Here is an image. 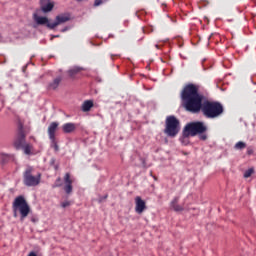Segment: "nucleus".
<instances>
[{
	"instance_id": "nucleus-1",
	"label": "nucleus",
	"mask_w": 256,
	"mask_h": 256,
	"mask_svg": "<svg viewBox=\"0 0 256 256\" xmlns=\"http://www.w3.org/2000/svg\"><path fill=\"white\" fill-rule=\"evenodd\" d=\"M181 99L187 111L198 113L201 109L203 114L214 119L223 113V107L217 102L206 101L202 104L203 96L198 93V87L193 84L185 86L181 92Z\"/></svg>"
},
{
	"instance_id": "nucleus-2",
	"label": "nucleus",
	"mask_w": 256,
	"mask_h": 256,
	"mask_svg": "<svg viewBox=\"0 0 256 256\" xmlns=\"http://www.w3.org/2000/svg\"><path fill=\"white\" fill-rule=\"evenodd\" d=\"M207 131V126L202 122H192L186 125L183 131V139H188L189 137H195L198 134H203Z\"/></svg>"
},
{
	"instance_id": "nucleus-3",
	"label": "nucleus",
	"mask_w": 256,
	"mask_h": 256,
	"mask_svg": "<svg viewBox=\"0 0 256 256\" xmlns=\"http://www.w3.org/2000/svg\"><path fill=\"white\" fill-rule=\"evenodd\" d=\"M13 212H14V217H17V213L19 212L21 215V220H23L25 217L29 215L30 206L22 196H19L16 199H14Z\"/></svg>"
},
{
	"instance_id": "nucleus-4",
	"label": "nucleus",
	"mask_w": 256,
	"mask_h": 256,
	"mask_svg": "<svg viewBox=\"0 0 256 256\" xmlns=\"http://www.w3.org/2000/svg\"><path fill=\"white\" fill-rule=\"evenodd\" d=\"M180 131V122L175 116H168L166 118L165 134L170 138H175Z\"/></svg>"
},
{
	"instance_id": "nucleus-5",
	"label": "nucleus",
	"mask_w": 256,
	"mask_h": 256,
	"mask_svg": "<svg viewBox=\"0 0 256 256\" xmlns=\"http://www.w3.org/2000/svg\"><path fill=\"white\" fill-rule=\"evenodd\" d=\"M33 168L27 167L26 171L24 172V184L28 187H35L39 185L41 180V174H38L37 176L32 175Z\"/></svg>"
},
{
	"instance_id": "nucleus-6",
	"label": "nucleus",
	"mask_w": 256,
	"mask_h": 256,
	"mask_svg": "<svg viewBox=\"0 0 256 256\" xmlns=\"http://www.w3.org/2000/svg\"><path fill=\"white\" fill-rule=\"evenodd\" d=\"M24 143H25V135L23 133V130L20 129V132L16 140H14V147H16L17 149H23L25 155H31L32 146L30 144L24 145Z\"/></svg>"
},
{
	"instance_id": "nucleus-7",
	"label": "nucleus",
	"mask_w": 256,
	"mask_h": 256,
	"mask_svg": "<svg viewBox=\"0 0 256 256\" xmlns=\"http://www.w3.org/2000/svg\"><path fill=\"white\" fill-rule=\"evenodd\" d=\"M70 21V15L68 14H60L56 17V21L52 22V24H48L49 29H54L58 25H62Z\"/></svg>"
},
{
	"instance_id": "nucleus-8",
	"label": "nucleus",
	"mask_w": 256,
	"mask_h": 256,
	"mask_svg": "<svg viewBox=\"0 0 256 256\" xmlns=\"http://www.w3.org/2000/svg\"><path fill=\"white\" fill-rule=\"evenodd\" d=\"M39 12L40 11H37L33 14L34 23H36L37 25H46L47 27H49V25H52V22H50L49 18L39 15Z\"/></svg>"
},
{
	"instance_id": "nucleus-9",
	"label": "nucleus",
	"mask_w": 256,
	"mask_h": 256,
	"mask_svg": "<svg viewBox=\"0 0 256 256\" xmlns=\"http://www.w3.org/2000/svg\"><path fill=\"white\" fill-rule=\"evenodd\" d=\"M41 10L43 13H49L54 8V1L52 0H40Z\"/></svg>"
},
{
	"instance_id": "nucleus-10",
	"label": "nucleus",
	"mask_w": 256,
	"mask_h": 256,
	"mask_svg": "<svg viewBox=\"0 0 256 256\" xmlns=\"http://www.w3.org/2000/svg\"><path fill=\"white\" fill-rule=\"evenodd\" d=\"M64 182H65L64 191L66 192V194L70 195L73 191V187H72L73 179H71V176L69 173L65 174Z\"/></svg>"
},
{
	"instance_id": "nucleus-11",
	"label": "nucleus",
	"mask_w": 256,
	"mask_h": 256,
	"mask_svg": "<svg viewBox=\"0 0 256 256\" xmlns=\"http://www.w3.org/2000/svg\"><path fill=\"white\" fill-rule=\"evenodd\" d=\"M58 126H59V123L52 122L48 127V136H49V139L52 141H54V139H55V133H56Z\"/></svg>"
},
{
	"instance_id": "nucleus-12",
	"label": "nucleus",
	"mask_w": 256,
	"mask_h": 256,
	"mask_svg": "<svg viewBox=\"0 0 256 256\" xmlns=\"http://www.w3.org/2000/svg\"><path fill=\"white\" fill-rule=\"evenodd\" d=\"M135 202H136L135 210L140 215L141 213L144 212L146 208L145 202L139 196L136 197Z\"/></svg>"
},
{
	"instance_id": "nucleus-13",
	"label": "nucleus",
	"mask_w": 256,
	"mask_h": 256,
	"mask_svg": "<svg viewBox=\"0 0 256 256\" xmlns=\"http://www.w3.org/2000/svg\"><path fill=\"white\" fill-rule=\"evenodd\" d=\"M76 124L74 123H66L62 126V130L66 134H70L76 130Z\"/></svg>"
},
{
	"instance_id": "nucleus-14",
	"label": "nucleus",
	"mask_w": 256,
	"mask_h": 256,
	"mask_svg": "<svg viewBox=\"0 0 256 256\" xmlns=\"http://www.w3.org/2000/svg\"><path fill=\"white\" fill-rule=\"evenodd\" d=\"M94 107V102L92 100H86L82 104V111L83 112H89Z\"/></svg>"
},
{
	"instance_id": "nucleus-15",
	"label": "nucleus",
	"mask_w": 256,
	"mask_h": 256,
	"mask_svg": "<svg viewBox=\"0 0 256 256\" xmlns=\"http://www.w3.org/2000/svg\"><path fill=\"white\" fill-rule=\"evenodd\" d=\"M177 203H178V198H174L173 201L171 202V209L175 212L183 211V208Z\"/></svg>"
},
{
	"instance_id": "nucleus-16",
	"label": "nucleus",
	"mask_w": 256,
	"mask_h": 256,
	"mask_svg": "<svg viewBox=\"0 0 256 256\" xmlns=\"http://www.w3.org/2000/svg\"><path fill=\"white\" fill-rule=\"evenodd\" d=\"M60 81H61L60 78L54 79L52 81V83H50L49 88L52 89V90L57 89L58 86H59Z\"/></svg>"
},
{
	"instance_id": "nucleus-17",
	"label": "nucleus",
	"mask_w": 256,
	"mask_h": 256,
	"mask_svg": "<svg viewBox=\"0 0 256 256\" xmlns=\"http://www.w3.org/2000/svg\"><path fill=\"white\" fill-rule=\"evenodd\" d=\"M82 69L79 68V67H73L71 68L68 73H69V76L73 77L74 75H76L78 72H80Z\"/></svg>"
},
{
	"instance_id": "nucleus-18",
	"label": "nucleus",
	"mask_w": 256,
	"mask_h": 256,
	"mask_svg": "<svg viewBox=\"0 0 256 256\" xmlns=\"http://www.w3.org/2000/svg\"><path fill=\"white\" fill-rule=\"evenodd\" d=\"M253 173H254V169L253 168H249L248 170H246L244 172V177L245 178H249V177H251V175H253Z\"/></svg>"
},
{
	"instance_id": "nucleus-19",
	"label": "nucleus",
	"mask_w": 256,
	"mask_h": 256,
	"mask_svg": "<svg viewBox=\"0 0 256 256\" xmlns=\"http://www.w3.org/2000/svg\"><path fill=\"white\" fill-rule=\"evenodd\" d=\"M245 147H247V145H246L245 143H243V142H238V143L236 144V146H234V148H236L237 150H242V149H244Z\"/></svg>"
},
{
	"instance_id": "nucleus-20",
	"label": "nucleus",
	"mask_w": 256,
	"mask_h": 256,
	"mask_svg": "<svg viewBox=\"0 0 256 256\" xmlns=\"http://www.w3.org/2000/svg\"><path fill=\"white\" fill-rule=\"evenodd\" d=\"M50 141H51V147H52L54 150L58 151V150H59V147H58V145H57L56 139L53 138V140H50Z\"/></svg>"
},
{
	"instance_id": "nucleus-21",
	"label": "nucleus",
	"mask_w": 256,
	"mask_h": 256,
	"mask_svg": "<svg viewBox=\"0 0 256 256\" xmlns=\"http://www.w3.org/2000/svg\"><path fill=\"white\" fill-rule=\"evenodd\" d=\"M71 204H72V203H71L70 201L66 200V201H64V202L61 203V207H62L63 209H66V208L70 207Z\"/></svg>"
},
{
	"instance_id": "nucleus-22",
	"label": "nucleus",
	"mask_w": 256,
	"mask_h": 256,
	"mask_svg": "<svg viewBox=\"0 0 256 256\" xmlns=\"http://www.w3.org/2000/svg\"><path fill=\"white\" fill-rule=\"evenodd\" d=\"M0 157H1L2 161L5 162L10 158V155L7 153H1Z\"/></svg>"
},
{
	"instance_id": "nucleus-23",
	"label": "nucleus",
	"mask_w": 256,
	"mask_h": 256,
	"mask_svg": "<svg viewBox=\"0 0 256 256\" xmlns=\"http://www.w3.org/2000/svg\"><path fill=\"white\" fill-rule=\"evenodd\" d=\"M61 185H62V180L58 178L56 180V183L53 184V188L61 187Z\"/></svg>"
},
{
	"instance_id": "nucleus-24",
	"label": "nucleus",
	"mask_w": 256,
	"mask_h": 256,
	"mask_svg": "<svg viewBox=\"0 0 256 256\" xmlns=\"http://www.w3.org/2000/svg\"><path fill=\"white\" fill-rule=\"evenodd\" d=\"M104 3L103 0H96L94 1V7H99V5H102Z\"/></svg>"
},
{
	"instance_id": "nucleus-25",
	"label": "nucleus",
	"mask_w": 256,
	"mask_h": 256,
	"mask_svg": "<svg viewBox=\"0 0 256 256\" xmlns=\"http://www.w3.org/2000/svg\"><path fill=\"white\" fill-rule=\"evenodd\" d=\"M199 138L201 140H206L207 139V135L206 134H200Z\"/></svg>"
},
{
	"instance_id": "nucleus-26",
	"label": "nucleus",
	"mask_w": 256,
	"mask_h": 256,
	"mask_svg": "<svg viewBox=\"0 0 256 256\" xmlns=\"http://www.w3.org/2000/svg\"><path fill=\"white\" fill-rule=\"evenodd\" d=\"M58 37H59V35H52L50 40L52 41L54 38H58Z\"/></svg>"
},
{
	"instance_id": "nucleus-27",
	"label": "nucleus",
	"mask_w": 256,
	"mask_h": 256,
	"mask_svg": "<svg viewBox=\"0 0 256 256\" xmlns=\"http://www.w3.org/2000/svg\"><path fill=\"white\" fill-rule=\"evenodd\" d=\"M28 256H37L36 255V253L35 252H31V253H29V255Z\"/></svg>"
},
{
	"instance_id": "nucleus-28",
	"label": "nucleus",
	"mask_w": 256,
	"mask_h": 256,
	"mask_svg": "<svg viewBox=\"0 0 256 256\" xmlns=\"http://www.w3.org/2000/svg\"><path fill=\"white\" fill-rule=\"evenodd\" d=\"M67 30H68L67 28H66V29H63L62 32H65V31H67Z\"/></svg>"
},
{
	"instance_id": "nucleus-29",
	"label": "nucleus",
	"mask_w": 256,
	"mask_h": 256,
	"mask_svg": "<svg viewBox=\"0 0 256 256\" xmlns=\"http://www.w3.org/2000/svg\"><path fill=\"white\" fill-rule=\"evenodd\" d=\"M78 2H81L82 0H77Z\"/></svg>"
},
{
	"instance_id": "nucleus-30",
	"label": "nucleus",
	"mask_w": 256,
	"mask_h": 256,
	"mask_svg": "<svg viewBox=\"0 0 256 256\" xmlns=\"http://www.w3.org/2000/svg\"><path fill=\"white\" fill-rule=\"evenodd\" d=\"M0 42H1V36H0Z\"/></svg>"
},
{
	"instance_id": "nucleus-31",
	"label": "nucleus",
	"mask_w": 256,
	"mask_h": 256,
	"mask_svg": "<svg viewBox=\"0 0 256 256\" xmlns=\"http://www.w3.org/2000/svg\"><path fill=\"white\" fill-rule=\"evenodd\" d=\"M156 47L158 48V45H156Z\"/></svg>"
}]
</instances>
